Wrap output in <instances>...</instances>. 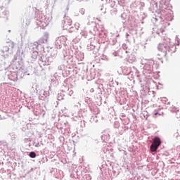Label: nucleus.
<instances>
[{
    "mask_svg": "<svg viewBox=\"0 0 180 180\" xmlns=\"http://www.w3.org/2000/svg\"><path fill=\"white\" fill-rule=\"evenodd\" d=\"M153 144L160 147L161 146V139L159 137H155L153 139Z\"/></svg>",
    "mask_w": 180,
    "mask_h": 180,
    "instance_id": "obj_2",
    "label": "nucleus"
},
{
    "mask_svg": "<svg viewBox=\"0 0 180 180\" xmlns=\"http://www.w3.org/2000/svg\"><path fill=\"white\" fill-rule=\"evenodd\" d=\"M158 49L159 51L163 54V56H167V51H168V45L166 44H160Z\"/></svg>",
    "mask_w": 180,
    "mask_h": 180,
    "instance_id": "obj_1",
    "label": "nucleus"
},
{
    "mask_svg": "<svg viewBox=\"0 0 180 180\" xmlns=\"http://www.w3.org/2000/svg\"><path fill=\"white\" fill-rule=\"evenodd\" d=\"M126 36H127V37L128 36H129V34H127Z\"/></svg>",
    "mask_w": 180,
    "mask_h": 180,
    "instance_id": "obj_5",
    "label": "nucleus"
},
{
    "mask_svg": "<svg viewBox=\"0 0 180 180\" xmlns=\"http://www.w3.org/2000/svg\"><path fill=\"white\" fill-rule=\"evenodd\" d=\"M29 156L30 157V158H36V153L31 152V153H30Z\"/></svg>",
    "mask_w": 180,
    "mask_h": 180,
    "instance_id": "obj_4",
    "label": "nucleus"
},
{
    "mask_svg": "<svg viewBox=\"0 0 180 180\" xmlns=\"http://www.w3.org/2000/svg\"><path fill=\"white\" fill-rule=\"evenodd\" d=\"M158 147L159 146H157V145L152 143L150 146V151H152V153H155V151H157V150H158Z\"/></svg>",
    "mask_w": 180,
    "mask_h": 180,
    "instance_id": "obj_3",
    "label": "nucleus"
}]
</instances>
